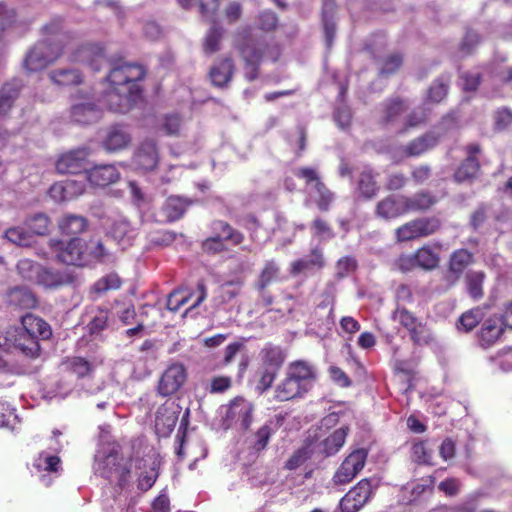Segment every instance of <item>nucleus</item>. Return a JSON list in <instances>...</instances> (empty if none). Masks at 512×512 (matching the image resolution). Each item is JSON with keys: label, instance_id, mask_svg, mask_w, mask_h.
Wrapping results in <instances>:
<instances>
[{"label": "nucleus", "instance_id": "1", "mask_svg": "<svg viewBox=\"0 0 512 512\" xmlns=\"http://www.w3.org/2000/svg\"><path fill=\"white\" fill-rule=\"evenodd\" d=\"M233 48L243 62L244 78L248 82H253L259 77L260 66L265 59L276 62L281 55L277 44L255 37L248 26L238 29L234 34Z\"/></svg>", "mask_w": 512, "mask_h": 512}, {"label": "nucleus", "instance_id": "2", "mask_svg": "<svg viewBox=\"0 0 512 512\" xmlns=\"http://www.w3.org/2000/svg\"><path fill=\"white\" fill-rule=\"evenodd\" d=\"M61 27L60 19H55L43 27L44 33L51 37L38 41L27 52L24 67L29 72L44 70L65 54V47L72 43L71 33L61 31Z\"/></svg>", "mask_w": 512, "mask_h": 512}, {"label": "nucleus", "instance_id": "3", "mask_svg": "<svg viewBox=\"0 0 512 512\" xmlns=\"http://www.w3.org/2000/svg\"><path fill=\"white\" fill-rule=\"evenodd\" d=\"M315 379L316 373L309 363L301 360L291 362L284 379L276 387L275 398L288 401L302 397L309 391Z\"/></svg>", "mask_w": 512, "mask_h": 512}, {"label": "nucleus", "instance_id": "4", "mask_svg": "<svg viewBox=\"0 0 512 512\" xmlns=\"http://www.w3.org/2000/svg\"><path fill=\"white\" fill-rule=\"evenodd\" d=\"M19 326H9L4 333H0V348L6 352L18 351L24 356L34 359L40 355V345L36 337L26 327V322H20Z\"/></svg>", "mask_w": 512, "mask_h": 512}, {"label": "nucleus", "instance_id": "5", "mask_svg": "<svg viewBox=\"0 0 512 512\" xmlns=\"http://www.w3.org/2000/svg\"><path fill=\"white\" fill-rule=\"evenodd\" d=\"M145 68L137 63L116 64L109 72L107 80L111 87L121 91H129L134 95H142L140 82L145 78Z\"/></svg>", "mask_w": 512, "mask_h": 512}, {"label": "nucleus", "instance_id": "6", "mask_svg": "<svg viewBox=\"0 0 512 512\" xmlns=\"http://www.w3.org/2000/svg\"><path fill=\"white\" fill-rule=\"evenodd\" d=\"M441 227L442 221L436 216L418 217L397 227L394 237L396 242H409L434 235Z\"/></svg>", "mask_w": 512, "mask_h": 512}, {"label": "nucleus", "instance_id": "7", "mask_svg": "<svg viewBox=\"0 0 512 512\" xmlns=\"http://www.w3.org/2000/svg\"><path fill=\"white\" fill-rule=\"evenodd\" d=\"M295 175L304 180L307 186L311 185L314 191L313 202L317 209L321 212H328L336 200V194L324 183L317 170L311 167H301L297 169Z\"/></svg>", "mask_w": 512, "mask_h": 512}, {"label": "nucleus", "instance_id": "8", "mask_svg": "<svg viewBox=\"0 0 512 512\" xmlns=\"http://www.w3.org/2000/svg\"><path fill=\"white\" fill-rule=\"evenodd\" d=\"M193 302L185 308L182 313L183 317L195 318L197 316L196 309L206 299L207 289L203 280L197 282L195 292H190L187 289H176L171 292L167 298V309L171 312H177L180 308L188 304L193 298Z\"/></svg>", "mask_w": 512, "mask_h": 512}, {"label": "nucleus", "instance_id": "9", "mask_svg": "<svg viewBox=\"0 0 512 512\" xmlns=\"http://www.w3.org/2000/svg\"><path fill=\"white\" fill-rule=\"evenodd\" d=\"M73 100H82V102L75 103L70 109V118L73 122L83 125L92 124L101 116L99 106L94 102V95L92 91L83 89L77 90L71 95Z\"/></svg>", "mask_w": 512, "mask_h": 512}, {"label": "nucleus", "instance_id": "10", "mask_svg": "<svg viewBox=\"0 0 512 512\" xmlns=\"http://www.w3.org/2000/svg\"><path fill=\"white\" fill-rule=\"evenodd\" d=\"M71 44L65 47L68 60L74 63L89 65L95 71L100 69V61L104 58V48L97 43L78 44L71 34Z\"/></svg>", "mask_w": 512, "mask_h": 512}, {"label": "nucleus", "instance_id": "11", "mask_svg": "<svg viewBox=\"0 0 512 512\" xmlns=\"http://www.w3.org/2000/svg\"><path fill=\"white\" fill-rule=\"evenodd\" d=\"M463 150L465 158L460 162L453 174V179L456 183L473 182L481 170V145L479 143H469Z\"/></svg>", "mask_w": 512, "mask_h": 512}, {"label": "nucleus", "instance_id": "12", "mask_svg": "<svg viewBox=\"0 0 512 512\" xmlns=\"http://www.w3.org/2000/svg\"><path fill=\"white\" fill-rule=\"evenodd\" d=\"M49 246L57 259L67 265L84 266V241L73 237L68 242L50 239Z\"/></svg>", "mask_w": 512, "mask_h": 512}, {"label": "nucleus", "instance_id": "13", "mask_svg": "<svg viewBox=\"0 0 512 512\" xmlns=\"http://www.w3.org/2000/svg\"><path fill=\"white\" fill-rule=\"evenodd\" d=\"M366 460L367 451L365 449L360 448L352 451L334 473V484L344 485L350 483L364 468Z\"/></svg>", "mask_w": 512, "mask_h": 512}, {"label": "nucleus", "instance_id": "14", "mask_svg": "<svg viewBox=\"0 0 512 512\" xmlns=\"http://www.w3.org/2000/svg\"><path fill=\"white\" fill-rule=\"evenodd\" d=\"M371 480L361 479L340 500L342 512H358L373 496Z\"/></svg>", "mask_w": 512, "mask_h": 512}, {"label": "nucleus", "instance_id": "15", "mask_svg": "<svg viewBox=\"0 0 512 512\" xmlns=\"http://www.w3.org/2000/svg\"><path fill=\"white\" fill-rule=\"evenodd\" d=\"M186 380V367L180 362L172 363L164 370L159 379L158 394L163 397L171 396L181 389Z\"/></svg>", "mask_w": 512, "mask_h": 512}, {"label": "nucleus", "instance_id": "16", "mask_svg": "<svg viewBox=\"0 0 512 512\" xmlns=\"http://www.w3.org/2000/svg\"><path fill=\"white\" fill-rule=\"evenodd\" d=\"M408 108V102L400 96L387 98L380 105L379 124L384 128L399 125Z\"/></svg>", "mask_w": 512, "mask_h": 512}, {"label": "nucleus", "instance_id": "17", "mask_svg": "<svg viewBox=\"0 0 512 512\" xmlns=\"http://www.w3.org/2000/svg\"><path fill=\"white\" fill-rule=\"evenodd\" d=\"M88 150L75 149L62 154L56 162V170L61 174H79L87 170Z\"/></svg>", "mask_w": 512, "mask_h": 512}, {"label": "nucleus", "instance_id": "18", "mask_svg": "<svg viewBox=\"0 0 512 512\" xmlns=\"http://www.w3.org/2000/svg\"><path fill=\"white\" fill-rule=\"evenodd\" d=\"M474 263V255L467 249L461 248L452 252L448 261L446 281L456 284L468 266Z\"/></svg>", "mask_w": 512, "mask_h": 512}, {"label": "nucleus", "instance_id": "19", "mask_svg": "<svg viewBox=\"0 0 512 512\" xmlns=\"http://www.w3.org/2000/svg\"><path fill=\"white\" fill-rule=\"evenodd\" d=\"M142 95H134L132 92H125L111 87L104 94L103 101L105 106L112 112L126 113L135 103L140 100Z\"/></svg>", "mask_w": 512, "mask_h": 512}, {"label": "nucleus", "instance_id": "20", "mask_svg": "<svg viewBox=\"0 0 512 512\" xmlns=\"http://www.w3.org/2000/svg\"><path fill=\"white\" fill-rule=\"evenodd\" d=\"M120 172L115 165H96L86 170V179L92 187L105 188L120 180Z\"/></svg>", "mask_w": 512, "mask_h": 512}, {"label": "nucleus", "instance_id": "21", "mask_svg": "<svg viewBox=\"0 0 512 512\" xmlns=\"http://www.w3.org/2000/svg\"><path fill=\"white\" fill-rule=\"evenodd\" d=\"M254 406L243 397H236L231 400L226 412V420L240 422L244 430L249 429L253 421Z\"/></svg>", "mask_w": 512, "mask_h": 512}, {"label": "nucleus", "instance_id": "22", "mask_svg": "<svg viewBox=\"0 0 512 512\" xmlns=\"http://www.w3.org/2000/svg\"><path fill=\"white\" fill-rule=\"evenodd\" d=\"M5 302L8 306L19 310H31L38 307L35 293L25 286H14L5 293Z\"/></svg>", "mask_w": 512, "mask_h": 512}, {"label": "nucleus", "instance_id": "23", "mask_svg": "<svg viewBox=\"0 0 512 512\" xmlns=\"http://www.w3.org/2000/svg\"><path fill=\"white\" fill-rule=\"evenodd\" d=\"M379 173L371 167H364L356 178V193L359 198L364 200H371L375 198L379 191L380 186L377 182Z\"/></svg>", "mask_w": 512, "mask_h": 512}, {"label": "nucleus", "instance_id": "24", "mask_svg": "<svg viewBox=\"0 0 512 512\" xmlns=\"http://www.w3.org/2000/svg\"><path fill=\"white\" fill-rule=\"evenodd\" d=\"M235 72V64L230 56L216 60L209 70V78L213 86L226 88Z\"/></svg>", "mask_w": 512, "mask_h": 512}, {"label": "nucleus", "instance_id": "25", "mask_svg": "<svg viewBox=\"0 0 512 512\" xmlns=\"http://www.w3.org/2000/svg\"><path fill=\"white\" fill-rule=\"evenodd\" d=\"M374 214L377 218L390 221L406 214L402 196L388 195L376 203Z\"/></svg>", "mask_w": 512, "mask_h": 512}, {"label": "nucleus", "instance_id": "26", "mask_svg": "<svg viewBox=\"0 0 512 512\" xmlns=\"http://www.w3.org/2000/svg\"><path fill=\"white\" fill-rule=\"evenodd\" d=\"M159 161L157 144L154 140H144L137 149L134 156L136 166L145 171H151L156 168Z\"/></svg>", "mask_w": 512, "mask_h": 512}, {"label": "nucleus", "instance_id": "27", "mask_svg": "<svg viewBox=\"0 0 512 512\" xmlns=\"http://www.w3.org/2000/svg\"><path fill=\"white\" fill-rule=\"evenodd\" d=\"M440 136L433 131L426 132L409 141L403 148V154L407 157H419L435 148Z\"/></svg>", "mask_w": 512, "mask_h": 512}, {"label": "nucleus", "instance_id": "28", "mask_svg": "<svg viewBox=\"0 0 512 512\" xmlns=\"http://www.w3.org/2000/svg\"><path fill=\"white\" fill-rule=\"evenodd\" d=\"M336 299V285L334 282H328L324 290L319 295V301L315 308V315L319 320H333L334 305Z\"/></svg>", "mask_w": 512, "mask_h": 512}, {"label": "nucleus", "instance_id": "29", "mask_svg": "<svg viewBox=\"0 0 512 512\" xmlns=\"http://www.w3.org/2000/svg\"><path fill=\"white\" fill-rule=\"evenodd\" d=\"M131 142V136L122 125H113L108 128L102 145L109 152L125 149Z\"/></svg>", "mask_w": 512, "mask_h": 512}, {"label": "nucleus", "instance_id": "30", "mask_svg": "<svg viewBox=\"0 0 512 512\" xmlns=\"http://www.w3.org/2000/svg\"><path fill=\"white\" fill-rule=\"evenodd\" d=\"M120 446L113 447L98 463L96 472L103 478L112 481L114 474L124 463Z\"/></svg>", "mask_w": 512, "mask_h": 512}, {"label": "nucleus", "instance_id": "31", "mask_svg": "<svg viewBox=\"0 0 512 512\" xmlns=\"http://www.w3.org/2000/svg\"><path fill=\"white\" fill-rule=\"evenodd\" d=\"M325 266V259L321 249H311L307 258L297 259L290 265V274L297 276L300 273L312 270H321Z\"/></svg>", "mask_w": 512, "mask_h": 512}, {"label": "nucleus", "instance_id": "32", "mask_svg": "<svg viewBox=\"0 0 512 512\" xmlns=\"http://www.w3.org/2000/svg\"><path fill=\"white\" fill-rule=\"evenodd\" d=\"M406 214L409 212L424 213L437 204L438 198L428 191H419L412 196H402Z\"/></svg>", "mask_w": 512, "mask_h": 512}, {"label": "nucleus", "instance_id": "33", "mask_svg": "<svg viewBox=\"0 0 512 512\" xmlns=\"http://www.w3.org/2000/svg\"><path fill=\"white\" fill-rule=\"evenodd\" d=\"M51 82L59 87H75L84 82L83 73L77 68H58L49 73Z\"/></svg>", "mask_w": 512, "mask_h": 512}, {"label": "nucleus", "instance_id": "34", "mask_svg": "<svg viewBox=\"0 0 512 512\" xmlns=\"http://www.w3.org/2000/svg\"><path fill=\"white\" fill-rule=\"evenodd\" d=\"M84 266L104 263L110 259V252L98 239L84 241Z\"/></svg>", "mask_w": 512, "mask_h": 512}, {"label": "nucleus", "instance_id": "35", "mask_svg": "<svg viewBox=\"0 0 512 512\" xmlns=\"http://www.w3.org/2000/svg\"><path fill=\"white\" fill-rule=\"evenodd\" d=\"M71 281L69 275L59 271L51 270L40 265L34 282L49 289H55L68 284Z\"/></svg>", "mask_w": 512, "mask_h": 512}, {"label": "nucleus", "instance_id": "36", "mask_svg": "<svg viewBox=\"0 0 512 512\" xmlns=\"http://www.w3.org/2000/svg\"><path fill=\"white\" fill-rule=\"evenodd\" d=\"M23 84L21 80L13 79L0 88V115H6L19 98Z\"/></svg>", "mask_w": 512, "mask_h": 512}, {"label": "nucleus", "instance_id": "37", "mask_svg": "<svg viewBox=\"0 0 512 512\" xmlns=\"http://www.w3.org/2000/svg\"><path fill=\"white\" fill-rule=\"evenodd\" d=\"M58 227L63 235L75 236L87 230L88 220L82 215L68 213L61 217Z\"/></svg>", "mask_w": 512, "mask_h": 512}, {"label": "nucleus", "instance_id": "38", "mask_svg": "<svg viewBox=\"0 0 512 512\" xmlns=\"http://www.w3.org/2000/svg\"><path fill=\"white\" fill-rule=\"evenodd\" d=\"M192 203L193 201L188 198L169 196L164 203L163 211L169 221H177L183 217Z\"/></svg>", "mask_w": 512, "mask_h": 512}, {"label": "nucleus", "instance_id": "39", "mask_svg": "<svg viewBox=\"0 0 512 512\" xmlns=\"http://www.w3.org/2000/svg\"><path fill=\"white\" fill-rule=\"evenodd\" d=\"M211 229L216 235H221L225 243L227 242L234 246L240 245L245 239L241 231L235 229L224 220H214L211 224Z\"/></svg>", "mask_w": 512, "mask_h": 512}, {"label": "nucleus", "instance_id": "40", "mask_svg": "<svg viewBox=\"0 0 512 512\" xmlns=\"http://www.w3.org/2000/svg\"><path fill=\"white\" fill-rule=\"evenodd\" d=\"M505 322H483L477 332L479 344L482 347H490L496 343L504 332L502 324Z\"/></svg>", "mask_w": 512, "mask_h": 512}, {"label": "nucleus", "instance_id": "41", "mask_svg": "<svg viewBox=\"0 0 512 512\" xmlns=\"http://www.w3.org/2000/svg\"><path fill=\"white\" fill-rule=\"evenodd\" d=\"M262 367L279 371L285 361V353L280 346L267 344L260 352Z\"/></svg>", "mask_w": 512, "mask_h": 512}, {"label": "nucleus", "instance_id": "42", "mask_svg": "<svg viewBox=\"0 0 512 512\" xmlns=\"http://www.w3.org/2000/svg\"><path fill=\"white\" fill-rule=\"evenodd\" d=\"M417 266L423 270L431 271L439 266L440 257L430 245H423L414 252Z\"/></svg>", "mask_w": 512, "mask_h": 512}, {"label": "nucleus", "instance_id": "43", "mask_svg": "<svg viewBox=\"0 0 512 512\" xmlns=\"http://www.w3.org/2000/svg\"><path fill=\"white\" fill-rule=\"evenodd\" d=\"M348 434L347 427H341L333 431L321 442L322 452L326 457L335 455L344 445Z\"/></svg>", "mask_w": 512, "mask_h": 512}, {"label": "nucleus", "instance_id": "44", "mask_svg": "<svg viewBox=\"0 0 512 512\" xmlns=\"http://www.w3.org/2000/svg\"><path fill=\"white\" fill-rule=\"evenodd\" d=\"M450 77L440 75L437 77L427 90L426 101L434 104L442 102L448 95Z\"/></svg>", "mask_w": 512, "mask_h": 512}, {"label": "nucleus", "instance_id": "45", "mask_svg": "<svg viewBox=\"0 0 512 512\" xmlns=\"http://www.w3.org/2000/svg\"><path fill=\"white\" fill-rule=\"evenodd\" d=\"M486 274L483 271H469L465 275L467 293L474 300H480L484 296L483 284Z\"/></svg>", "mask_w": 512, "mask_h": 512}, {"label": "nucleus", "instance_id": "46", "mask_svg": "<svg viewBox=\"0 0 512 512\" xmlns=\"http://www.w3.org/2000/svg\"><path fill=\"white\" fill-rule=\"evenodd\" d=\"M410 339L416 345H427L433 340V335L426 322H403Z\"/></svg>", "mask_w": 512, "mask_h": 512}, {"label": "nucleus", "instance_id": "47", "mask_svg": "<svg viewBox=\"0 0 512 512\" xmlns=\"http://www.w3.org/2000/svg\"><path fill=\"white\" fill-rule=\"evenodd\" d=\"M109 235L124 248L127 245H131V240L134 238V230L127 220H117L112 224Z\"/></svg>", "mask_w": 512, "mask_h": 512}, {"label": "nucleus", "instance_id": "48", "mask_svg": "<svg viewBox=\"0 0 512 512\" xmlns=\"http://www.w3.org/2000/svg\"><path fill=\"white\" fill-rule=\"evenodd\" d=\"M223 34V28L217 26L216 24L210 27L202 43L203 51L205 54L211 55L220 50Z\"/></svg>", "mask_w": 512, "mask_h": 512}, {"label": "nucleus", "instance_id": "49", "mask_svg": "<svg viewBox=\"0 0 512 512\" xmlns=\"http://www.w3.org/2000/svg\"><path fill=\"white\" fill-rule=\"evenodd\" d=\"M280 268L274 260H268L260 272L257 288L260 291L265 290L272 282L278 279Z\"/></svg>", "mask_w": 512, "mask_h": 512}, {"label": "nucleus", "instance_id": "50", "mask_svg": "<svg viewBox=\"0 0 512 512\" xmlns=\"http://www.w3.org/2000/svg\"><path fill=\"white\" fill-rule=\"evenodd\" d=\"M66 370L77 375L78 378H84L91 374L92 364L80 356L68 357L63 361Z\"/></svg>", "mask_w": 512, "mask_h": 512}, {"label": "nucleus", "instance_id": "51", "mask_svg": "<svg viewBox=\"0 0 512 512\" xmlns=\"http://www.w3.org/2000/svg\"><path fill=\"white\" fill-rule=\"evenodd\" d=\"M512 125V109L502 106L493 113V129L495 132H503Z\"/></svg>", "mask_w": 512, "mask_h": 512}, {"label": "nucleus", "instance_id": "52", "mask_svg": "<svg viewBox=\"0 0 512 512\" xmlns=\"http://www.w3.org/2000/svg\"><path fill=\"white\" fill-rule=\"evenodd\" d=\"M272 422L265 423L254 433L252 448L256 452L263 451L273 434Z\"/></svg>", "mask_w": 512, "mask_h": 512}, {"label": "nucleus", "instance_id": "53", "mask_svg": "<svg viewBox=\"0 0 512 512\" xmlns=\"http://www.w3.org/2000/svg\"><path fill=\"white\" fill-rule=\"evenodd\" d=\"M310 228L313 236L322 240L332 239L335 236L330 223L320 216L313 219L310 224Z\"/></svg>", "mask_w": 512, "mask_h": 512}, {"label": "nucleus", "instance_id": "54", "mask_svg": "<svg viewBox=\"0 0 512 512\" xmlns=\"http://www.w3.org/2000/svg\"><path fill=\"white\" fill-rule=\"evenodd\" d=\"M402 64L403 55L401 53H391L383 59L379 74L381 76L393 75L401 68Z\"/></svg>", "mask_w": 512, "mask_h": 512}, {"label": "nucleus", "instance_id": "55", "mask_svg": "<svg viewBox=\"0 0 512 512\" xmlns=\"http://www.w3.org/2000/svg\"><path fill=\"white\" fill-rule=\"evenodd\" d=\"M358 267L357 260L352 256H344L335 264V277L338 280L344 279L353 273Z\"/></svg>", "mask_w": 512, "mask_h": 512}, {"label": "nucleus", "instance_id": "56", "mask_svg": "<svg viewBox=\"0 0 512 512\" xmlns=\"http://www.w3.org/2000/svg\"><path fill=\"white\" fill-rule=\"evenodd\" d=\"M427 121V115L424 111H418V110H411L406 117L404 118V121L399 128L400 133H405L409 131L410 129L417 128L423 124H425Z\"/></svg>", "mask_w": 512, "mask_h": 512}, {"label": "nucleus", "instance_id": "57", "mask_svg": "<svg viewBox=\"0 0 512 512\" xmlns=\"http://www.w3.org/2000/svg\"><path fill=\"white\" fill-rule=\"evenodd\" d=\"M31 232L36 235H45L49 231L50 219L47 215L38 213L26 221Z\"/></svg>", "mask_w": 512, "mask_h": 512}, {"label": "nucleus", "instance_id": "58", "mask_svg": "<svg viewBox=\"0 0 512 512\" xmlns=\"http://www.w3.org/2000/svg\"><path fill=\"white\" fill-rule=\"evenodd\" d=\"M5 237L18 246H29L32 236L21 227H11L5 231Z\"/></svg>", "mask_w": 512, "mask_h": 512}, {"label": "nucleus", "instance_id": "59", "mask_svg": "<svg viewBox=\"0 0 512 512\" xmlns=\"http://www.w3.org/2000/svg\"><path fill=\"white\" fill-rule=\"evenodd\" d=\"M121 286V279L117 274H108L97 280L93 286L96 293H104L108 290H116Z\"/></svg>", "mask_w": 512, "mask_h": 512}, {"label": "nucleus", "instance_id": "60", "mask_svg": "<svg viewBox=\"0 0 512 512\" xmlns=\"http://www.w3.org/2000/svg\"><path fill=\"white\" fill-rule=\"evenodd\" d=\"M177 422V416L174 414L165 415L164 413L158 411L155 418V426L158 432L163 435L170 434Z\"/></svg>", "mask_w": 512, "mask_h": 512}, {"label": "nucleus", "instance_id": "61", "mask_svg": "<svg viewBox=\"0 0 512 512\" xmlns=\"http://www.w3.org/2000/svg\"><path fill=\"white\" fill-rule=\"evenodd\" d=\"M412 457L413 460L418 464H432V451L427 448L425 441H419L413 444Z\"/></svg>", "mask_w": 512, "mask_h": 512}, {"label": "nucleus", "instance_id": "62", "mask_svg": "<svg viewBox=\"0 0 512 512\" xmlns=\"http://www.w3.org/2000/svg\"><path fill=\"white\" fill-rule=\"evenodd\" d=\"M131 478L132 471L130 461H125L113 476V479H115L116 488L121 491L129 486Z\"/></svg>", "mask_w": 512, "mask_h": 512}, {"label": "nucleus", "instance_id": "63", "mask_svg": "<svg viewBox=\"0 0 512 512\" xmlns=\"http://www.w3.org/2000/svg\"><path fill=\"white\" fill-rule=\"evenodd\" d=\"M201 248L205 253L208 254L221 253L227 249L225 242L221 238V235H216L215 233L202 241Z\"/></svg>", "mask_w": 512, "mask_h": 512}, {"label": "nucleus", "instance_id": "64", "mask_svg": "<svg viewBox=\"0 0 512 512\" xmlns=\"http://www.w3.org/2000/svg\"><path fill=\"white\" fill-rule=\"evenodd\" d=\"M311 454L307 447H302L296 450L285 463V468L288 470H295L302 466Z\"/></svg>", "mask_w": 512, "mask_h": 512}]
</instances>
